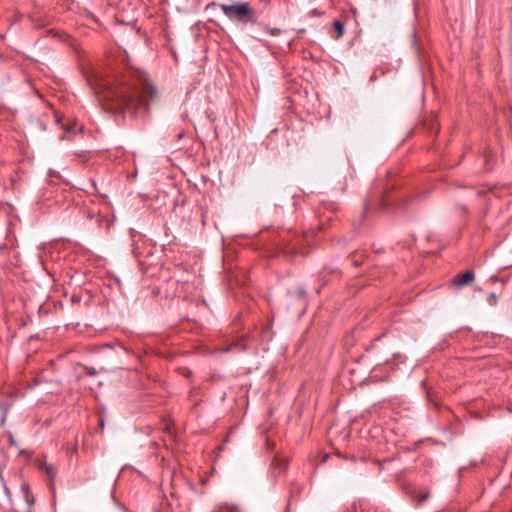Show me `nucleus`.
Segmentation results:
<instances>
[{
  "mask_svg": "<svg viewBox=\"0 0 512 512\" xmlns=\"http://www.w3.org/2000/svg\"><path fill=\"white\" fill-rule=\"evenodd\" d=\"M26 501L29 505H32L34 503V498L32 495H26Z\"/></svg>",
  "mask_w": 512,
  "mask_h": 512,
  "instance_id": "nucleus-13",
  "label": "nucleus"
},
{
  "mask_svg": "<svg viewBox=\"0 0 512 512\" xmlns=\"http://www.w3.org/2000/svg\"><path fill=\"white\" fill-rule=\"evenodd\" d=\"M475 279L473 271L468 270L463 274H458L453 278V284L457 287H463L470 284Z\"/></svg>",
  "mask_w": 512,
  "mask_h": 512,
  "instance_id": "nucleus-3",
  "label": "nucleus"
},
{
  "mask_svg": "<svg viewBox=\"0 0 512 512\" xmlns=\"http://www.w3.org/2000/svg\"><path fill=\"white\" fill-rule=\"evenodd\" d=\"M333 28L336 32V35L333 36V38L335 40H339L340 38H342L344 35V31H345L343 23L340 20H335L333 22Z\"/></svg>",
  "mask_w": 512,
  "mask_h": 512,
  "instance_id": "nucleus-6",
  "label": "nucleus"
},
{
  "mask_svg": "<svg viewBox=\"0 0 512 512\" xmlns=\"http://www.w3.org/2000/svg\"><path fill=\"white\" fill-rule=\"evenodd\" d=\"M29 512H31V511H29Z\"/></svg>",
  "mask_w": 512,
  "mask_h": 512,
  "instance_id": "nucleus-18",
  "label": "nucleus"
},
{
  "mask_svg": "<svg viewBox=\"0 0 512 512\" xmlns=\"http://www.w3.org/2000/svg\"><path fill=\"white\" fill-rule=\"evenodd\" d=\"M39 469L42 470L48 476V478L51 482H53L54 477L56 475V470L52 464H48L46 462H40Z\"/></svg>",
  "mask_w": 512,
  "mask_h": 512,
  "instance_id": "nucleus-5",
  "label": "nucleus"
},
{
  "mask_svg": "<svg viewBox=\"0 0 512 512\" xmlns=\"http://www.w3.org/2000/svg\"><path fill=\"white\" fill-rule=\"evenodd\" d=\"M428 498H429V492H426V493L420 494V495L418 496V501H419V503H423V502H424V501H426Z\"/></svg>",
  "mask_w": 512,
  "mask_h": 512,
  "instance_id": "nucleus-11",
  "label": "nucleus"
},
{
  "mask_svg": "<svg viewBox=\"0 0 512 512\" xmlns=\"http://www.w3.org/2000/svg\"><path fill=\"white\" fill-rule=\"evenodd\" d=\"M214 136L217 137V130H214Z\"/></svg>",
  "mask_w": 512,
  "mask_h": 512,
  "instance_id": "nucleus-17",
  "label": "nucleus"
},
{
  "mask_svg": "<svg viewBox=\"0 0 512 512\" xmlns=\"http://www.w3.org/2000/svg\"><path fill=\"white\" fill-rule=\"evenodd\" d=\"M7 434H8V441H9L10 446L17 447L18 446L17 441L14 438V436L12 435V433L8 432Z\"/></svg>",
  "mask_w": 512,
  "mask_h": 512,
  "instance_id": "nucleus-10",
  "label": "nucleus"
},
{
  "mask_svg": "<svg viewBox=\"0 0 512 512\" xmlns=\"http://www.w3.org/2000/svg\"><path fill=\"white\" fill-rule=\"evenodd\" d=\"M375 79H376V76H375V74H373V75L371 76L370 80H371V81H374Z\"/></svg>",
  "mask_w": 512,
  "mask_h": 512,
  "instance_id": "nucleus-16",
  "label": "nucleus"
},
{
  "mask_svg": "<svg viewBox=\"0 0 512 512\" xmlns=\"http://www.w3.org/2000/svg\"><path fill=\"white\" fill-rule=\"evenodd\" d=\"M233 349H236L238 351H244L246 349L245 340L244 339L238 340L232 346L226 348L224 351H229V350H233Z\"/></svg>",
  "mask_w": 512,
  "mask_h": 512,
  "instance_id": "nucleus-7",
  "label": "nucleus"
},
{
  "mask_svg": "<svg viewBox=\"0 0 512 512\" xmlns=\"http://www.w3.org/2000/svg\"><path fill=\"white\" fill-rule=\"evenodd\" d=\"M434 125H435V124L431 122L430 124H428V127H427V128H434Z\"/></svg>",
  "mask_w": 512,
  "mask_h": 512,
  "instance_id": "nucleus-15",
  "label": "nucleus"
},
{
  "mask_svg": "<svg viewBox=\"0 0 512 512\" xmlns=\"http://www.w3.org/2000/svg\"><path fill=\"white\" fill-rule=\"evenodd\" d=\"M221 11L231 21L241 24H256L258 16L256 11L247 2L234 4H219Z\"/></svg>",
  "mask_w": 512,
  "mask_h": 512,
  "instance_id": "nucleus-2",
  "label": "nucleus"
},
{
  "mask_svg": "<svg viewBox=\"0 0 512 512\" xmlns=\"http://www.w3.org/2000/svg\"><path fill=\"white\" fill-rule=\"evenodd\" d=\"M183 136H184V133H183V132H180V133L177 135L178 139H181Z\"/></svg>",
  "mask_w": 512,
  "mask_h": 512,
  "instance_id": "nucleus-14",
  "label": "nucleus"
},
{
  "mask_svg": "<svg viewBox=\"0 0 512 512\" xmlns=\"http://www.w3.org/2000/svg\"><path fill=\"white\" fill-rule=\"evenodd\" d=\"M8 410H9V405L8 404L4 405L3 410H2V416H1V425L5 424V421H6L7 415H8Z\"/></svg>",
  "mask_w": 512,
  "mask_h": 512,
  "instance_id": "nucleus-8",
  "label": "nucleus"
},
{
  "mask_svg": "<svg viewBox=\"0 0 512 512\" xmlns=\"http://www.w3.org/2000/svg\"><path fill=\"white\" fill-rule=\"evenodd\" d=\"M84 369L86 370L87 374L90 376H94L97 374L96 370L94 368H90L87 366H84Z\"/></svg>",
  "mask_w": 512,
  "mask_h": 512,
  "instance_id": "nucleus-12",
  "label": "nucleus"
},
{
  "mask_svg": "<svg viewBox=\"0 0 512 512\" xmlns=\"http://www.w3.org/2000/svg\"><path fill=\"white\" fill-rule=\"evenodd\" d=\"M92 86L105 110L136 118L146 116L150 105L159 97L157 87L143 71L134 67L127 68L122 75L95 76Z\"/></svg>",
  "mask_w": 512,
  "mask_h": 512,
  "instance_id": "nucleus-1",
  "label": "nucleus"
},
{
  "mask_svg": "<svg viewBox=\"0 0 512 512\" xmlns=\"http://www.w3.org/2000/svg\"><path fill=\"white\" fill-rule=\"evenodd\" d=\"M374 207L379 209V210H383V211L386 210V208H387V200H386V198H384L381 195V196H379V198L377 199V201L375 203H371V202L366 203L365 211L368 212L371 209H373Z\"/></svg>",
  "mask_w": 512,
  "mask_h": 512,
  "instance_id": "nucleus-4",
  "label": "nucleus"
},
{
  "mask_svg": "<svg viewBox=\"0 0 512 512\" xmlns=\"http://www.w3.org/2000/svg\"><path fill=\"white\" fill-rule=\"evenodd\" d=\"M265 31L271 36H279L281 34V30L278 28L265 27Z\"/></svg>",
  "mask_w": 512,
  "mask_h": 512,
  "instance_id": "nucleus-9",
  "label": "nucleus"
}]
</instances>
